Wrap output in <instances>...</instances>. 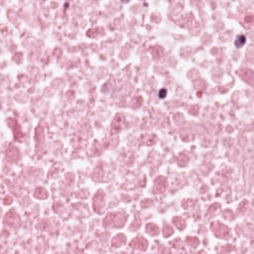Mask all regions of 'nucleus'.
I'll use <instances>...</instances> for the list:
<instances>
[{
	"instance_id": "obj_5",
	"label": "nucleus",
	"mask_w": 254,
	"mask_h": 254,
	"mask_svg": "<svg viewBox=\"0 0 254 254\" xmlns=\"http://www.w3.org/2000/svg\"><path fill=\"white\" fill-rule=\"evenodd\" d=\"M146 230L152 236L157 235L159 233L158 228L152 224H148L146 226Z\"/></svg>"
},
{
	"instance_id": "obj_22",
	"label": "nucleus",
	"mask_w": 254,
	"mask_h": 254,
	"mask_svg": "<svg viewBox=\"0 0 254 254\" xmlns=\"http://www.w3.org/2000/svg\"><path fill=\"white\" fill-rule=\"evenodd\" d=\"M64 7L65 9H67V8H68L69 7V3H68V2H65V3H64Z\"/></svg>"
},
{
	"instance_id": "obj_15",
	"label": "nucleus",
	"mask_w": 254,
	"mask_h": 254,
	"mask_svg": "<svg viewBox=\"0 0 254 254\" xmlns=\"http://www.w3.org/2000/svg\"><path fill=\"white\" fill-rule=\"evenodd\" d=\"M8 124L10 127L13 128V129H17L16 124L14 121H13L11 119H9Z\"/></svg>"
},
{
	"instance_id": "obj_10",
	"label": "nucleus",
	"mask_w": 254,
	"mask_h": 254,
	"mask_svg": "<svg viewBox=\"0 0 254 254\" xmlns=\"http://www.w3.org/2000/svg\"><path fill=\"white\" fill-rule=\"evenodd\" d=\"M174 222L176 224V227L180 229H183L185 226V221L179 218H177Z\"/></svg>"
},
{
	"instance_id": "obj_20",
	"label": "nucleus",
	"mask_w": 254,
	"mask_h": 254,
	"mask_svg": "<svg viewBox=\"0 0 254 254\" xmlns=\"http://www.w3.org/2000/svg\"><path fill=\"white\" fill-rule=\"evenodd\" d=\"M142 250L144 251L146 249V248L145 241H143L142 242Z\"/></svg>"
},
{
	"instance_id": "obj_2",
	"label": "nucleus",
	"mask_w": 254,
	"mask_h": 254,
	"mask_svg": "<svg viewBox=\"0 0 254 254\" xmlns=\"http://www.w3.org/2000/svg\"><path fill=\"white\" fill-rule=\"evenodd\" d=\"M122 119L120 117L116 116L112 125V133H116L120 131V123L122 122Z\"/></svg>"
},
{
	"instance_id": "obj_28",
	"label": "nucleus",
	"mask_w": 254,
	"mask_h": 254,
	"mask_svg": "<svg viewBox=\"0 0 254 254\" xmlns=\"http://www.w3.org/2000/svg\"><path fill=\"white\" fill-rule=\"evenodd\" d=\"M147 6H148V5H147V3H144V4H143V6H144V7H147Z\"/></svg>"
},
{
	"instance_id": "obj_4",
	"label": "nucleus",
	"mask_w": 254,
	"mask_h": 254,
	"mask_svg": "<svg viewBox=\"0 0 254 254\" xmlns=\"http://www.w3.org/2000/svg\"><path fill=\"white\" fill-rule=\"evenodd\" d=\"M34 195L36 197L39 199H45L47 197L46 190L43 188H37L35 191Z\"/></svg>"
},
{
	"instance_id": "obj_8",
	"label": "nucleus",
	"mask_w": 254,
	"mask_h": 254,
	"mask_svg": "<svg viewBox=\"0 0 254 254\" xmlns=\"http://www.w3.org/2000/svg\"><path fill=\"white\" fill-rule=\"evenodd\" d=\"M173 233V229L168 226L167 225H165L163 228V234L164 236L166 238L170 236Z\"/></svg>"
},
{
	"instance_id": "obj_18",
	"label": "nucleus",
	"mask_w": 254,
	"mask_h": 254,
	"mask_svg": "<svg viewBox=\"0 0 254 254\" xmlns=\"http://www.w3.org/2000/svg\"><path fill=\"white\" fill-rule=\"evenodd\" d=\"M62 53L61 50L60 49H56L54 53V54L55 55H57V56L59 57V55H61Z\"/></svg>"
},
{
	"instance_id": "obj_16",
	"label": "nucleus",
	"mask_w": 254,
	"mask_h": 254,
	"mask_svg": "<svg viewBox=\"0 0 254 254\" xmlns=\"http://www.w3.org/2000/svg\"><path fill=\"white\" fill-rule=\"evenodd\" d=\"M87 35L88 37L90 38H94L96 36V33L95 32V29H92L90 30H89L87 32Z\"/></svg>"
},
{
	"instance_id": "obj_13",
	"label": "nucleus",
	"mask_w": 254,
	"mask_h": 254,
	"mask_svg": "<svg viewBox=\"0 0 254 254\" xmlns=\"http://www.w3.org/2000/svg\"><path fill=\"white\" fill-rule=\"evenodd\" d=\"M132 104L136 107H139L142 103V98L141 97H137L132 99Z\"/></svg>"
},
{
	"instance_id": "obj_30",
	"label": "nucleus",
	"mask_w": 254,
	"mask_h": 254,
	"mask_svg": "<svg viewBox=\"0 0 254 254\" xmlns=\"http://www.w3.org/2000/svg\"><path fill=\"white\" fill-rule=\"evenodd\" d=\"M106 219H107V220H108L109 218H108V217H106Z\"/></svg>"
},
{
	"instance_id": "obj_9",
	"label": "nucleus",
	"mask_w": 254,
	"mask_h": 254,
	"mask_svg": "<svg viewBox=\"0 0 254 254\" xmlns=\"http://www.w3.org/2000/svg\"><path fill=\"white\" fill-rule=\"evenodd\" d=\"M93 178L99 179L103 177V173L100 168H96L93 174Z\"/></svg>"
},
{
	"instance_id": "obj_23",
	"label": "nucleus",
	"mask_w": 254,
	"mask_h": 254,
	"mask_svg": "<svg viewBox=\"0 0 254 254\" xmlns=\"http://www.w3.org/2000/svg\"><path fill=\"white\" fill-rule=\"evenodd\" d=\"M110 85V83H105L104 86H103V88H108L109 87V86Z\"/></svg>"
},
{
	"instance_id": "obj_1",
	"label": "nucleus",
	"mask_w": 254,
	"mask_h": 254,
	"mask_svg": "<svg viewBox=\"0 0 254 254\" xmlns=\"http://www.w3.org/2000/svg\"><path fill=\"white\" fill-rule=\"evenodd\" d=\"M165 179L162 176H160L155 181L154 192L156 193H162L165 190Z\"/></svg>"
},
{
	"instance_id": "obj_14",
	"label": "nucleus",
	"mask_w": 254,
	"mask_h": 254,
	"mask_svg": "<svg viewBox=\"0 0 254 254\" xmlns=\"http://www.w3.org/2000/svg\"><path fill=\"white\" fill-rule=\"evenodd\" d=\"M167 94V91L164 88L160 89L158 93V97L160 99H163L165 98Z\"/></svg>"
},
{
	"instance_id": "obj_26",
	"label": "nucleus",
	"mask_w": 254,
	"mask_h": 254,
	"mask_svg": "<svg viewBox=\"0 0 254 254\" xmlns=\"http://www.w3.org/2000/svg\"><path fill=\"white\" fill-rule=\"evenodd\" d=\"M152 19H153V20H154V21L156 22V23H157L158 22V19H157V20H155V16H152Z\"/></svg>"
},
{
	"instance_id": "obj_11",
	"label": "nucleus",
	"mask_w": 254,
	"mask_h": 254,
	"mask_svg": "<svg viewBox=\"0 0 254 254\" xmlns=\"http://www.w3.org/2000/svg\"><path fill=\"white\" fill-rule=\"evenodd\" d=\"M189 245H191L192 247L195 248L199 244L198 240L196 238H190L188 239Z\"/></svg>"
},
{
	"instance_id": "obj_24",
	"label": "nucleus",
	"mask_w": 254,
	"mask_h": 254,
	"mask_svg": "<svg viewBox=\"0 0 254 254\" xmlns=\"http://www.w3.org/2000/svg\"><path fill=\"white\" fill-rule=\"evenodd\" d=\"M147 145H148V146H150V145H152V140H149L147 142Z\"/></svg>"
},
{
	"instance_id": "obj_29",
	"label": "nucleus",
	"mask_w": 254,
	"mask_h": 254,
	"mask_svg": "<svg viewBox=\"0 0 254 254\" xmlns=\"http://www.w3.org/2000/svg\"><path fill=\"white\" fill-rule=\"evenodd\" d=\"M113 217H114V219H115V218H116V217L117 216H115V215H114V216H113Z\"/></svg>"
},
{
	"instance_id": "obj_19",
	"label": "nucleus",
	"mask_w": 254,
	"mask_h": 254,
	"mask_svg": "<svg viewBox=\"0 0 254 254\" xmlns=\"http://www.w3.org/2000/svg\"><path fill=\"white\" fill-rule=\"evenodd\" d=\"M102 198V196H99V195H97V197H95L93 200H94V203H97V200L99 199H101Z\"/></svg>"
},
{
	"instance_id": "obj_3",
	"label": "nucleus",
	"mask_w": 254,
	"mask_h": 254,
	"mask_svg": "<svg viewBox=\"0 0 254 254\" xmlns=\"http://www.w3.org/2000/svg\"><path fill=\"white\" fill-rule=\"evenodd\" d=\"M243 80L245 81H254V72L250 69H247L242 71Z\"/></svg>"
},
{
	"instance_id": "obj_17",
	"label": "nucleus",
	"mask_w": 254,
	"mask_h": 254,
	"mask_svg": "<svg viewBox=\"0 0 254 254\" xmlns=\"http://www.w3.org/2000/svg\"><path fill=\"white\" fill-rule=\"evenodd\" d=\"M22 56V55L21 53H16L13 57V60L17 63L18 64L19 62V61L20 60V58Z\"/></svg>"
},
{
	"instance_id": "obj_6",
	"label": "nucleus",
	"mask_w": 254,
	"mask_h": 254,
	"mask_svg": "<svg viewBox=\"0 0 254 254\" xmlns=\"http://www.w3.org/2000/svg\"><path fill=\"white\" fill-rule=\"evenodd\" d=\"M188 161V157L184 154H180L178 157V164L180 167L185 166Z\"/></svg>"
},
{
	"instance_id": "obj_7",
	"label": "nucleus",
	"mask_w": 254,
	"mask_h": 254,
	"mask_svg": "<svg viewBox=\"0 0 254 254\" xmlns=\"http://www.w3.org/2000/svg\"><path fill=\"white\" fill-rule=\"evenodd\" d=\"M246 42V36L244 35H240L238 37V40L235 41V45L236 47L243 46Z\"/></svg>"
},
{
	"instance_id": "obj_21",
	"label": "nucleus",
	"mask_w": 254,
	"mask_h": 254,
	"mask_svg": "<svg viewBox=\"0 0 254 254\" xmlns=\"http://www.w3.org/2000/svg\"><path fill=\"white\" fill-rule=\"evenodd\" d=\"M221 229L224 231V236L225 237L226 235L228 234V232L225 231L226 228L225 226H222Z\"/></svg>"
},
{
	"instance_id": "obj_12",
	"label": "nucleus",
	"mask_w": 254,
	"mask_h": 254,
	"mask_svg": "<svg viewBox=\"0 0 254 254\" xmlns=\"http://www.w3.org/2000/svg\"><path fill=\"white\" fill-rule=\"evenodd\" d=\"M154 52H153V56L155 54V52L156 54V57L158 59H159L161 55L163 54V49L160 47H156L153 49Z\"/></svg>"
},
{
	"instance_id": "obj_27",
	"label": "nucleus",
	"mask_w": 254,
	"mask_h": 254,
	"mask_svg": "<svg viewBox=\"0 0 254 254\" xmlns=\"http://www.w3.org/2000/svg\"><path fill=\"white\" fill-rule=\"evenodd\" d=\"M122 2H124L125 3H127L129 1V0H121Z\"/></svg>"
},
{
	"instance_id": "obj_25",
	"label": "nucleus",
	"mask_w": 254,
	"mask_h": 254,
	"mask_svg": "<svg viewBox=\"0 0 254 254\" xmlns=\"http://www.w3.org/2000/svg\"><path fill=\"white\" fill-rule=\"evenodd\" d=\"M245 20L247 21H250L251 20V17L250 16H247L246 17Z\"/></svg>"
}]
</instances>
